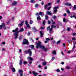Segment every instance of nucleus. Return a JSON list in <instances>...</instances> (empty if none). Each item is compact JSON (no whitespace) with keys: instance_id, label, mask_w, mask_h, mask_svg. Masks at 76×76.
Returning <instances> with one entry per match:
<instances>
[{"instance_id":"nucleus-1","label":"nucleus","mask_w":76,"mask_h":76,"mask_svg":"<svg viewBox=\"0 0 76 76\" xmlns=\"http://www.w3.org/2000/svg\"><path fill=\"white\" fill-rule=\"evenodd\" d=\"M18 28L17 27L15 30H13L12 31V32H16L14 34L15 39H16L18 38V33L23 32V31H24V29H23V28H21L20 30L18 31Z\"/></svg>"},{"instance_id":"nucleus-2","label":"nucleus","mask_w":76,"mask_h":76,"mask_svg":"<svg viewBox=\"0 0 76 76\" xmlns=\"http://www.w3.org/2000/svg\"><path fill=\"white\" fill-rule=\"evenodd\" d=\"M35 44L36 45H37L36 48L37 49H38V48L39 47L40 48L44 49L45 51H47V48H45V47L44 46H42L41 45V42H38V43H37V42H36Z\"/></svg>"},{"instance_id":"nucleus-3","label":"nucleus","mask_w":76,"mask_h":76,"mask_svg":"<svg viewBox=\"0 0 76 76\" xmlns=\"http://www.w3.org/2000/svg\"><path fill=\"white\" fill-rule=\"evenodd\" d=\"M23 45H25V44H26L27 45H28L29 44V43L28 42V41L26 39H25L24 40L23 42Z\"/></svg>"},{"instance_id":"nucleus-4","label":"nucleus","mask_w":76,"mask_h":76,"mask_svg":"<svg viewBox=\"0 0 76 76\" xmlns=\"http://www.w3.org/2000/svg\"><path fill=\"white\" fill-rule=\"evenodd\" d=\"M56 26H54V25H52L51 26V28H50V34L52 33V31H53V28H54V29H56Z\"/></svg>"},{"instance_id":"nucleus-5","label":"nucleus","mask_w":76,"mask_h":76,"mask_svg":"<svg viewBox=\"0 0 76 76\" xmlns=\"http://www.w3.org/2000/svg\"><path fill=\"white\" fill-rule=\"evenodd\" d=\"M28 53H29V56H32V51L31 49H28Z\"/></svg>"},{"instance_id":"nucleus-6","label":"nucleus","mask_w":76,"mask_h":76,"mask_svg":"<svg viewBox=\"0 0 76 76\" xmlns=\"http://www.w3.org/2000/svg\"><path fill=\"white\" fill-rule=\"evenodd\" d=\"M39 15H41L42 17H43V16H44V12H39Z\"/></svg>"},{"instance_id":"nucleus-7","label":"nucleus","mask_w":76,"mask_h":76,"mask_svg":"<svg viewBox=\"0 0 76 76\" xmlns=\"http://www.w3.org/2000/svg\"><path fill=\"white\" fill-rule=\"evenodd\" d=\"M16 4H17V2L14 1L12 4V6H15L16 5Z\"/></svg>"},{"instance_id":"nucleus-8","label":"nucleus","mask_w":76,"mask_h":76,"mask_svg":"<svg viewBox=\"0 0 76 76\" xmlns=\"http://www.w3.org/2000/svg\"><path fill=\"white\" fill-rule=\"evenodd\" d=\"M27 60H28V61H32V60H34V59L33 58H32L28 57L27 58Z\"/></svg>"},{"instance_id":"nucleus-9","label":"nucleus","mask_w":76,"mask_h":76,"mask_svg":"<svg viewBox=\"0 0 76 76\" xmlns=\"http://www.w3.org/2000/svg\"><path fill=\"white\" fill-rule=\"evenodd\" d=\"M32 73L34 76H36L38 75V73L35 72V71H33Z\"/></svg>"},{"instance_id":"nucleus-10","label":"nucleus","mask_w":76,"mask_h":76,"mask_svg":"<svg viewBox=\"0 0 76 76\" xmlns=\"http://www.w3.org/2000/svg\"><path fill=\"white\" fill-rule=\"evenodd\" d=\"M50 39L48 38H46V41H45V43H47V42L48 41H50Z\"/></svg>"},{"instance_id":"nucleus-11","label":"nucleus","mask_w":76,"mask_h":76,"mask_svg":"<svg viewBox=\"0 0 76 76\" xmlns=\"http://www.w3.org/2000/svg\"><path fill=\"white\" fill-rule=\"evenodd\" d=\"M3 29H6V26H5V23H3Z\"/></svg>"},{"instance_id":"nucleus-12","label":"nucleus","mask_w":76,"mask_h":76,"mask_svg":"<svg viewBox=\"0 0 76 76\" xmlns=\"http://www.w3.org/2000/svg\"><path fill=\"white\" fill-rule=\"evenodd\" d=\"M18 72L20 74H23V71H22V70L20 69L18 71Z\"/></svg>"},{"instance_id":"nucleus-13","label":"nucleus","mask_w":76,"mask_h":76,"mask_svg":"<svg viewBox=\"0 0 76 76\" xmlns=\"http://www.w3.org/2000/svg\"><path fill=\"white\" fill-rule=\"evenodd\" d=\"M47 64V62L46 61L43 62L42 64V65L43 66H45Z\"/></svg>"},{"instance_id":"nucleus-14","label":"nucleus","mask_w":76,"mask_h":76,"mask_svg":"<svg viewBox=\"0 0 76 76\" xmlns=\"http://www.w3.org/2000/svg\"><path fill=\"white\" fill-rule=\"evenodd\" d=\"M22 60H23V59H20V61L19 62L20 65H22Z\"/></svg>"},{"instance_id":"nucleus-15","label":"nucleus","mask_w":76,"mask_h":76,"mask_svg":"<svg viewBox=\"0 0 76 76\" xmlns=\"http://www.w3.org/2000/svg\"><path fill=\"white\" fill-rule=\"evenodd\" d=\"M11 70H12L13 72H16V70L14 68H11Z\"/></svg>"},{"instance_id":"nucleus-16","label":"nucleus","mask_w":76,"mask_h":76,"mask_svg":"<svg viewBox=\"0 0 76 76\" xmlns=\"http://www.w3.org/2000/svg\"><path fill=\"white\" fill-rule=\"evenodd\" d=\"M47 14H48V15H51V12L48 11L47 12Z\"/></svg>"},{"instance_id":"nucleus-17","label":"nucleus","mask_w":76,"mask_h":76,"mask_svg":"<svg viewBox=\"0 0 76 76\" xmlns=\"http://www.w3.org/2000/svg\"><path fill=\"white\" fill-rule=\"evenodd\" d=\"M57 17L56 15H54L53 16V19H55V20H56V19H57Z\"/></svg>"},{"instance_id":"nucleus-18","label":"nucleus","mask_w":76,"mask_h":76,"mask_svg":"<svg viewBox=\"0 0 76 76\" xmlns=\"http://www.w3.org/2000/svg\"><path fill=\"white\" fill-rule=\"evenodd\" d=\"M30 47H31V49H34V45H30Z\"/></svg>"},{"instance_id":"nucleus-19","label":"nucleus","mask_w":76,"mask_h":76,"mask_svg":"<svg viewBox=\"0 0 76 76\" xmlns=\"http://www.w3.org/2000/svg\"><path fill=\"white\" fill-rule=\"evenodd\" d=\"M3 23H1V25H0V29H1L2 28H3Z\"/></svg>"},{"instance_id":"nucleus-20","label":"nucleus","mask_w":76,"mask_h":76,"mask_svg":"<svg viewBox=\"0 0 76 76\" xmlns=\"http://www.w3.org/2000/svg\"><path fill=\"white\" fill-rule=\"evenodd\" d=\"M75 44H76V42H75L74 45L73 46V48H72V50H73L74 49H75V47H76V46H75Z\"/></svg>"},{"instance_id":"nucleus-21","label":"nucleus","mask_w":76,"mask_h":76,"mask_svg":"<svg viewBox=\"0 0 76 76\" xmlns=\"http://www.w3.org/2000/svg\"><path fill=\"white\" fill-rule=\"evenodd\" d=\"M50 26H49L47 28V31H49V32H50Z\"/></svg>"},{"instance_id":"nucleus-22","label":"nucleus","mask_w":76,"mask_h":76,"mask_svg":"<svg viewBox=\"0 0 76 76\" xmlns=\"http://www.w3.org/2000/svg\"><path fill=\"white\" fill-rule=\"evenodd\" d=\"M40 34L41 35V37H42V36L43 35V34H42V31H40Z\"/></svg>"},{"instance_id":"nucleus-23","label":"nucleus","mask_w":76,"mask_h":76,"mask_svg":"<svg viewBox=\"0 0 76 76\" xmlns=\"http://www.w3.org/2000/svg\"><path fill=\"white\" fill-rule=\"evenodd\" d=\"M63 21L64 22H67V21L66 20V19H65V18H64L63 19Z\"/></svg>"},{"instance_id":"nucleus-24","label":"nucleus","mask_w":76,"mask_h":76,"mask_svg":"<svg viewBox=\"0 0 76 76\" xmlns=\"http://www.w3.org/2000/svg\"><path fill=\"white\" fill-rule=\"evenodd\" d=\"M66 12L68 14H70V11L68 9L67 10Z\"/></svg>"},{"instance_id":"nucleus-25","label":"nucleus","mask_w":76,"mask_h":76,"mask_svg":"<svg viewBox=\"0 0 76 76\" xmlns=\"http://www.w3.org/2000/svg\"><path fill=\"white\" fill-rule=\"evenodd\" d=\"M26 25L27 28H31V27L28 24H26Z\"/></svg>"},{"instance_id":"nucleus-26","label":"nucleus","mask_w":76,"mask_h":76,"mask_svg":"<svg viewBox=\"0 0 76 76\" xmlns=\"http://www.w3.org/2000/svg\"><path fill=\"white\" fill-rule=\"evenodd\" d=\"M52 53L54 55L55 54H56V51L55 50L53 51Z\"/></svg>"},{"instance_id":"nucleus-27","label":"nucleus","mask_w":76,"mask_h":76,"mask_svg":"<svg viewBox=\"0 0 76 76\" xmlns=\"http://www.w3.org/2000/svg\"><path fill=\"white\" fill-rule=\"evenodd\" d=\"M30 2L32 3H35V1H34V0H31Z\"/></svg>"},{"instance_id":"nucleus-28","label":"nucleus","mask_w":76,"mask_h":76,"mask_svg":"<svg viewBox=\"0 0 76 76\" xmlns=\"http://www.w3.org/2000/svg\"><path fill=\"white\" fill-rule=\"evenodd\" d=\"M33 23V21L32 20H30V21L29 23L30 25H31Z\"/></svg>"},{"instance_id":"nucleus-29","label":"nucleus","mask_w":76,"mask_h":76,"mask_svg":"<svg viewBox=\"0 0 76 76\" xmlns=\"http://www.w3.org/2000/svg\"><path fill=\"white\" fill-rule=\"evenodd\" d=\"M60 43V40H59L57 42V45H58V44H59Z\"/></svg>"},{"instance_id":"nucleus-30","label":"nucleus","mask_w":76,"mask_h":76,"mask_svg":"<svg viewBox=\"0 0 76 76\" xmlns=\"http://www.w3.org/2000/svg\"><path fill=\"white\" fill-rule=\"evenodd\" d=\"M38 6H39V5L38 4H36L35 5V7H38Z\"/></svg>"},{"instance_id":"nucleus-31","label":"nucleus","mask_w":76,"mask_h":76,"mask_svg":"<svg viewBox=\"0 0 76 76\" xmlns=\"http://www.w3.org/2000/svg\"><path fill=\"white\" fill-rule=\"evenodd\" d=\"M42 22V25H45V20H44Z\"/></svg>"},{"instance_id":"nucleus-32","label":"nucleus","mask_w":76,"mask_h":76,"mask_svg":"<svg viewBox=\"0 0 76 76\" xmlns=\"http://www.w3.org/2000/svg\"><path fill=\"white\" fill-rule=\"evenodd\" d=\"M23 64H27V62L26 61H24L23 62Z\"/></svg>"},{"instance_id":"nucleus-33","label":"nucleus","mask_w":76,"mask_h":76,"mask_svg":"<svg viewBox=\"0 0 76 76\" xmlns=\"http://www.w3.org/2000/svg\"><path fill=\"white\" fill-rule=\"evenodd\" d=\"M37 19L38 20H41V17H38L37 18Z\"/></svg>"},{"instance_id":"nucleus-34","label":"nucleus","mask_w":76,"mask_h":76,"mask_svg":"<svg viewBox=\"0 0 76 76\" xmlns=\"http://www.w3.org/2000/svg\"><path fill=\"white\" fill-rule=\"evenodd\" d=\"M48 6V5H45L44 6V7H45L44 8H45V9H47V6Z\"/></svg>"},{"instance_id":"nucleus-35","label":"nucleus","mask_w":76,"mask_h":76,"mask_svg":"<svg viewBox=\"0 0 76 76\" xmlns=\"http://www.w3.org/2000/svg\"><path fill=\"white\" fill-rule=\"evenodd\" d=\"M73 8L74 10H76V5H75L74 6Z\"/></svg>"},{"instance_id":"nucleus-36","label":"nucleus","mask_w":76,"mask_h":76,"mask_svg":"<svg viewBox=\"0 0 76 76\" xmlns=\"http://www.w3.org/2000/svg\"><path fill=\"white\" fill-rule=\"evenodd\" d=\"M58 7H55L53 8V9H57L58 8Z\"/></svg>"},{"instance_id":"nucleus-37","label":"nucleus","mask_w":76,"mask_h":76,"mask_svg":"<svg viewBox=\"0 0 76 76\" xmlns=\"http://www.w3.org/2000/svg\"><path fill=\"white\" fill-rule=\"evenodd\" d=\"M10 22V20H9L8 21H7V24H8V23H9Z\"/></svg>"},{"instance_id":"nucleus-38","label":"nucleus","mask_w":76,"mask_h":76,"mask_svg":"<svg viewBox=\"0 0 76 76\" xmlns=\"http://www.w3.org/2000/svg\"><path fill=\"white\" fill-rule=\"evenodd\" d=\"M25 24L26 25H27V24H28V21L27 20H26V21H25Z\"/></svg>"},{"instance_id":"nucleus-39","label":"nucleus","mask_w":76,"mask_h":76,"mask_svg":"<svg viewBox=\"0 0 76 76\" xmlns=\"http://www.w3.org/2000/svg\"><path fill=\"white\" fill-rule=\"evenodd\" d=\"M67 30L68 31H70V28H67Z\"/></svg>"},{"instance_id":"nucleus-40","label":"nucleus","mask_w":76,"mask_h":76,"mask_svg":"<svg viewBox=\"0 0 76 76\" xmlns=\"http://www.w3.org/2000/svg\"><path fill=\"white\" fill-rule=\"evenodd\" d=\"M32 28L33 29V30H34V31H36V28H35V27H33Z\"/></svg>"},{"instance_id":"nucleus-41","label":"nucleus","mask_w":76,"mask_h":76,"mask_svg":"<svg viewBox=\"0 0 76 76\" xmlns=\"http://www.w3.org/2000/svg\"><path fill=\"white\" fill-rule=\"evenodd\" d=\"M57 12V9H55L54 10V13H56Z\"/></svg>"},{"instance_id":"nucleus-42","label":"nucleus","mask_w":76,"mask_h":76,"mask_svg":"<svg viewBox=\"0 0 76 76\" xmlns=\"http://www.w3.org/2000/svg\"><path fill=\"white\" fill-rule=\"evenodd\" d=\"M24 53L25 54V53H28V50H27V51H26V50L24 51Z\"/></svg>"},{"instance_id":"nucleus-43","label":"nucleus","mask_w":76,"mask_h":76,"mask_svg":"<svg viewBox=\"0 0 76 76\" xmlns=\"http://www.w3.org/2000/svg\"><path fill=\"white\" fill-rule=\"evenodd\" d=\"M22 26V25H21V24H19L18 25V26L19 27H21V26Z\"/></svg>"},{"instance_id":"nucleus-44","label":"nucleus","mask_w":76,"mask_h":76,"mask_svg":"<svg viewBox=\"0 0 76 76\" xmlns=\"http://www.w3.org/2000/svg\"><path fill=\"white\" fill-rule=\"evenodd\" d=\"M24 21H22V22H21V25H23V22H24Z\"/></svg>"},{"instance_id":"nucleus-45","label":"nucleus","mask_w":76,"mask_h":76,"mask_svg":"<svg viewBox=\"0 0 76 76\" xmlns=\"http://www.w3.org/2000/svg\"><path fill=\"white\" fill-rule=\"evenodd\" d=\"M51 7H50L48 8V10H50L51 9Z\"/></svg>"},{"instance_id":"nucleus-46","label":"nucleus","mask_w":76,"mask_h":76,"mask_svg":"<svg viewBox=\"0 0 76 76\" xmlns=\"http://www.w3.org/2000/svg\"><path fill=\"white\" fill-rule=\"evenodd\" d=\"M72 40H76V38L75 37H73L72 38Z\"/></svg>"},{"instance_id":"nucleus-47","label":"nucleus","mask_w":76,"mask_h":76,"mask_svg":"<svg viewBox=\"0 0 76 76\" xmlns=\"http://www.w3.org/2000/svg\"><path fill=\"white\" fill-rule=\"evenodd\" d=\"M45 19H48V16L47 15H46L45 17Z\"/></svg>"},{"instance_id":"nucleus-48","label":"nucleus","mask_w":76,"mask_h":76,"mask_svg":"<svg viewBox=\"0 0 76 76\" xmlns=\"http://www.w3.org/2000/svg\"><path fill=\"white\" fill-rule=\"evenodd\" d=\"M22 39V36H20L19 37V40H20V39Z\"/></svg>"},{"instance_id":"nucleus-49","label":"nucleus","mask_w":76,"mask_h":76,"mask_svg":"<svg viewBox=\"0 0 76 76\" xmlns=\"http://www.w3.org/2000/svg\"><path fill=\"white\" fill-rule=\"evenodd\" d=\"M48 24H50L51 23V22H50V20H48Z\"/></svg>"},{"instance_id":"nucleus-50","label":"nucleus","mask_w":76,"mask_h":76,"mask_svg":"<svg viewBox=\"0 0 76 76\" xmlns=\"http://www.w3.org/2000/svg\"><path fill=\"white\" fill-rule=\"evenodd\" d=\"M66 69H70V67L69 66H67L66 67Z\"/></svg>"},{"instance_id":"nucleus-51","label":"nucleus","mask_w":76,"mask_h":76,"mask_svg":"<svg viewBox=\"0 0 76 76\" xmlns=\"http://www.w3.org/2000/svg\"><path fill=\"white\" fill-rule=\"evenodd\" d=\"M65 5L66 6H68V5H69V3H66Z\"/></svg>"},{"instance_id":"nucleus-52","label":"nucleus","mask_w":76,"mask_h":76,"mask_svg":"<svg viewBox=\"0 0 76 76\" xmlns=\"http://www.w3.org/2000/svg\"><path fill=\"white\" fill-rule=\"evenodd\" d=\"M55 23H56V22H53L52 23V24L53 25H54V24H55Z\"/></svg>"},{"instance_id":"nucleus-53","label":"nucleus","mask_w":76,"mask_h":76,"mask_svg":"<svg viewBox=\"0 0 76 76\" xmlns=\"http://www.w3.org/2000/svg\"><path fill=\"white\" fill-rule=\"evenodd\" d=\"M56 71L57 72H60V70L58 69H57Z\"/></svg>"},{"instance_id":"nucleus-54","label":"nucleus","mask_w":76,"mask_h":76,"mask_svg":"<svg viewBox=\"0 0 76 76\" xmlns=\"http://www.w3.org/2000/svg\"><path fill=\"white\" fill-rule=\"evenodd\" d=\"M31 34V33H30V32H28V34H27V35H28V36H29V35Z\"/></svg>"},{"instance_id":"nucleus-55","label":"nucleus","mask_w":76,"mask_h":76,"mask_svg":"<svg viewBox=\"0 0 76 76\" xmlns=\"http://www.w3.org/2000/svg\"><path fill=\"white\" fill-rule=\"evenodd\" d=\"M66 15L67 14H66V13H65L63 14V15L64 16H66Z\"/></svg>"},{"instance_id":"nucleus-56","label":"nucleus","mask_w":76,"mask_h":76,"mask_svg":"<svg viewBox=\"0 0 76 76\" xmlns=\"http://www.w3.org/2000/svg\"><path fill=\"white\" fill-rule=\"evenodd\" d=\"M39 68H41V66L39 65L38 66Z\"/></svg>"},{"instance_id":"nucleus-57","label":"nucleus","mask_w":76,"mask_h":76,"mask_svg":"<svg viewBox=\"0 0 76 76\" xmlns=\"http://www.w3.org/2000/svg\"><path fill=\"white\" fill-rule=\"evenodd\" d=\"M39 14L37 13L36 14V16H39Z\"/></svg>"},{"instance_id":"nucleus-58","label":"nucleus","mask_w":76,"mask_h":76,"mask_svg":"<svg viewBox=\"0 0 76 76\" xmlns=\"http://www.w3.org/2000/svg\"><path fill=\"white\" fill-rule=\"evenodd\" d=\"M51 5V3H48V6H50Z\"/></svg>"},{"instance_id":"nucleus-59","label":"nucleus","mask_w":76,"mask_h":76,"mask_svg":"<svg viewBox=\"0 0 76 76\" xmlns=\"http://www.w3.org/2000/svg\"><path fill=\"white\" fill-rule=\"evenodd\" d=\"M75 35H76L75 33H73V36H75Z\"/></svg>"},{"instance_id":"nucleus-60","label":"nucleus","mask_w":76,"mask_h":76,"mask_svg":"<svg viewBox=\"0 0 76 76\" xmlns=\"http://www.w3.org/2000/svg\"><path fill=\"white\" fill-rule=\"evenodd\" d=\"M61 54H62V55H64V53H63V52H61Z\"/></svg>"},{"instance_id":"nucleus-61","label":"nucleus","mask_w":76,"mask_h":76,"mask_svg":"<svg viewBox=\"0 0 76 76\" xmlns=\"http://www.w3.org/2000/svg\"><path fill=\"white\" fill-rule=\"evenodd\" d=\"M63 46L64 47H65V44L64 43H63Z\"/></svg>"},{"instance_id":"nucleus-62","label":"nucleus","mask_w":76,"mask_h":76,"mask_svg":"<svg viewBox=\"0 0 76 76\" xmlns=\"http://www.w3.org/2000/svg\"><path fill=\"white\" fill-rule=\"evenodd\" d=\"M42 5H44V2L43 1H42L41 3Z\"/></svg>"},{"instance_id":"nucleus-63","label":"nucleus","mask_w":76,"mask_h":76,"mask_svg":"<svg viewBox=\"0 0 76 76\" xmlns=\"http://www.w3.org/2000/svg\"><path fill=\"white\" fill-rule=\"evenodd\" d=\"M44 28L42 27H41V29H44Z\"/></svg>"},{"instance_id":"nucleus-64","label":"nucleus","mask_w":76,"mask_h":76,"mask_svg":"<svg viewBox=\"0 0 76 76\" xmlns=\"http://www.w3.org/2000/svg\"><path fill=\"white\" fill-rule=\"evenodd\" d=\"M5 49H4V48H3V49H2V51H5Z\"/></svg>"}]
</instances>
